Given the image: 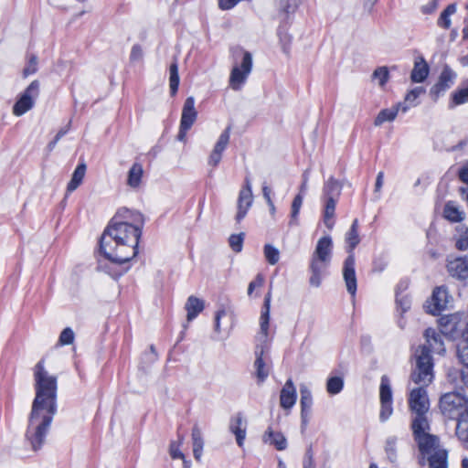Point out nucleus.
<instances>
[{"mask_svg":"<svg viewBox=\"0 0 468 468\" xmlns=\"http://www.w3.org/2000/svg\"><path fill=\"white\" fill-rule=\"evenodd\" d=\"M143 56L144 52L142 47L138 44L133 45L131 50L130 59L132 61H139L143 58Z\"/></svg>","mask_w":468,"mask_h":468,"instance_id":"603ef678","label":"nucleus"},{"mask_svg":"<svg viewBox=\"0 0 468 468\" xmlns=\"http://www.w3.org/2000/svg\"><path fill=\"white\" fill-rule=\"evenodd\" d=\"M296 399H297L296 388L293 385L292 380L291 378H289L285 382L284 386L282 387V388L281 390V395H280L281 407L285 410L292 409L296 402Z\"/></svg>","mask_w":468,"mask_h":468,"instance_id":"f3484780","label":"nucleus"},{"mask_svg":"<svg viewBox=\"0 0 468 468\" xmlns=\"http://www.w3.org/2000/svg\"><path fill=\"white\" fill-rule=\"evenodd\" d=\"M451 296L445 286H440L434 289L431 298L427 302V312L437 315L445 310L450 303Z\"/></svg>","mask_w":468,"mask_h":468,"instance_id":"ddd939ff","label":"nucleus"},{"mask_svg":"<svg viewBox=\"0 0 468 468\" xmlns=\"http://www.w3.org/2000/svg\"><path fill=\"white\" fill-rule=\"evenodd\" d=\"M299 0H285L282 4V11L286 14L293 13L298 7Z\"/></svg>","mask_w":468,"mask_h":468,"instance_id":"864d4df0","label":"nucleus"},{"mask_svg":"<svg viewBox=\"0 0 468 468\" xmlns=\"http://www.w3.org/2000/svg\"><path fill=\"white\" fill-rule=\"evenodd\" d=\"M336 201V199L332 197L324 199V223L329 229L334 226L333 218L335 216Z\"/></svg>","mask_w":468,"mask_h":468,"instance_id":"7c9ffc66","label":"nucleus"},{"mask_svg":"<svg viewBox=\"0 0 468 468\" xmlns=\"http://www.w3.org/2000/svg\"><path fill=\"white\" fill-rule=\"evenodd\" d=\"M380 412L379 420L381 422L387 421L393 413L392 407V389L389 378L384 375L381 377L379 387Z\"/></svg>","mask_w":468,"mask_h":468,"instance_id":"9b49d317","label":"nucleus"},{"mask_svg":"<svg viewBox=\"0 0 468 468\" xmlns=\"http://www.w3.org/2000/svg\"><path fill=\"white\" fill-rule=\"evenodd\" d=\"M300 394H301V428L302 431L306 429V426L309 422L310 416L312 413L313 407V396L311 390L304 385L300 387Z\"/></svg>","mask_w":468,"mask_h":468,"instance_id":"dca6fc26","label":"nucleus"},{"mask_svg":"<svg viewBox=\"0 0 468 468\" xmlns=\"http://www.w3.org/2000/svg\"><path fill=\"white\" fill-rule=\"evenodd\" d=\"M373 80H378L380 86H384L388 79H389V72L387 67H378L377 68L373 74H372Z\"/></svg>","mask_w":468,"mask_h":468,"instance_id":"79ce46f5","label":"nucleus"},{"mask_svg":"<svg viewBox=\"0 0 468 468\" xmlns=\"http://www.w3.org/2000/svg\"><path fill=\"white\" fill-rule=\"evenodd\" d=\"M263 440L265 442L269 441L270 444L273 445L278 451H283L287 447L285 437L280 432H274L271 428L265 431Z\"/></svg>","mask_w":468,"mask_h":468,"instance_id":"bb28decb","label":"nucleus"},{"mask_svg":"<svg viewBox=\"0 0 468 468\" xmlns=\"http://www.w3.org/2000/svg\"><path fill=\"white\" fill-rule=\"evenodd\" d=\"M240 1L241 0H218V7L221 10H229Z\"/></svg>","mask_w":468,"mask_h":468,"instance_id":"4d7b16f0","label":"nucleus"},{"mask_svg":"<svg viewBox=\"0 0 468 468\" xmlns=\"http://www.w3.org/2000/svg\"><path fill=\"white\" fill-rule=\"evenodd\" d=\"M263 276L261 273H259L256 276L255 280L250 282L248 286V294L251 295L255 288L261 287L263 285Z\"/></svg>","mask_w":468,"mask_h":468,"instance_id":"5fc2aeb1","label":"nucleus"},{"mask_svg":"<svg viewBox=\"0 0 468 468\" xmlns=\"http://www.w3.org/2000/svg\"><path fill=\"white\" fill-rule=\"evenodd\" d=\"M230 131H231V127L230 126H228L222 133L221 134L219 135L215 146H214V149L215 150H218L219 152H224L225 149L227 148L229 143V138H230Z\"/></svg>","mask_w":468,"mask_h":468,"instance_id":"a19ab883","label":"nucleus"},{"mask_svg":"<svg viewBox=\"0 0 468 468\" xmlns=\"http://www.w3.org/2000/svg\"><path fill=\"white\" fill-rule=\"evenodd\" d=\"M271 292L269 291L265 297L261 314V332L267 336L270 323V310H271Z\"/></svg>","mask_w":468,"mask_h":468,"instance_id":"393cba45","label":"nucleus"},{"mask_svg":"<svg viewBox=\"0 0 468 468\" xmlns=\"http://www.w3.org/2000/svg\"><path fill=\"white\" fill-rule=\"evenodd\" d=\"M263 347H257L255 351L256 359L254 361L255 376L257 378L258 384H262L269 376V370L266 367V364L263 360Z\"/></svg>","mask_w":468,"mask_h":468,"instance_id":"6ab92c4d","label":"nucleus"},{"mask_svg":"<svg viewBox=\"0 0 468 468\" xmlns=\"http://www.w3.org/2000/svg\"><path fill=\"white\" fill-rule=\"evenodd\" d=\"M408 109V106H405L403 103H399L393 108L381 110L376 117L374 124L376 126H380L385 122H392L396 118L399 110L406 112Z\"/></svg>","mask_w":468,"mask_h":468,"instance_id":"412c9836","label":"nucleus"},{"mask_svg":"<svg viewBox=\"0 0 468 468\" xmlns=\"http://www.w3.org/2000/svg\"><path fill=\"white\" fill-rule=\"evenodd\" d=\"M303 177V182H302V185L300 186V194H303L304 195L307 191V188H308V180H309V170H305L302 176Z\"/></svg>","mask_w":468,"mask_h":468,"instance_id":"052dcab7","label":"nucleus"},{"mask_svg":"<svg viewBox=\"0 0 468 468\" xmlns=\"http://www.w3.org/2000/svg\"><path fill=\"white\" fill-rule=\"evenodd\" d=\"M411 430L420 454L431 456L437 450H442L440 447L439 438L426 432L430 430V423H423L420 420L412 421Z\"/></svg>","mask_w":468,"mask_h":468,"instance_id":"0eeeda50","label":"nucleus"},{"mask_svg":"<svg viewBox=\"0 0 468 468\" xmlns=\"http://www.w3.org/2000/svg\"><path fill=\"white\" fill-rule=\"evenodd\" d=\"M468 102V79L463 82V87L452 94L450 108Z\"/></svg>","mask_w":468,"mask_h":468,"instance_id":"473e14b6","label":"nucleus"},{"mask_svg":"<svg viewBox=\"0 0 468 468\" xmlns=\"http://www.w3.org/2000/svg\"><path fill=\"white\" fill-rule=\"evenodd\" d=\"M458 176L461 181L468 185V162L459 169Z\"/></svg>","mask_w":468,"mask_h":468,"instance_id":"bf43d9fd","label":"nucleus"},{"mask_svg":"<svg viewBox=\"0 0 468 468\" xmlns=\"http://www.w3.org/2000/svg\"><path fill=\"white\" fill-rule=\"evenodd\" d=\"M444 217L452 222H460L464 217L465 213L460 210L452 202H448L444 207Z\"/></svg>","mask_w":468,"mask_h":468,"instance_id":"2f4dec72","label":"nucleus"},{"mask_svg":"<svg viewBox=\"0 0 468 468\" xmlns=\"http://www.w3.org/2000/svg\"><path fill=\"white\" fill-rule=\"evenodd\" d=\"M263 252L266 261L269 264L274 265L280 260V251L277 248L271 244H266L263 248Z\"/></svg>","mask_w":468,"mask_h":468,"instance_id":"58836bf2","label":"nucleus"},{"mask_svg":"<svg viewBox=\"0 0 468 468\" xmlns=\"http://www.w3.org/2000/svg\"><path fill=\"white\" fill-rule=\"evenodd\" d=\"M239 192L247 195H252L251 182L249 176L245 177L244 186L240 189Z\"/></svg>","mask_w":468,"mask_h":468,"instance_id":"e2e57ef3","label":"nucleus"},{"mask_svg":"<svg viewBox=\"0 0 468 468\" xmlns=\"http://www.w3.org/2000/svg\"><path fill=\"white\" fill-rule=\"evenodd\" d=\"M226 315V310L224 308H221L217 311L215 314V325L214 329L217 333L220 332V319Z\"/></svg>","mask_w":468,"mask_h":468,"instance_id":"13d9d810","label":"nucleus"},{"mask_svg":"<svg viewBox=\"0 0 468 468\" xmlns=\"http://www.w3.org/2000/svg\"><path fill=\"white\" fill-rule=\"evenodd\" d=\"M244 234H232L229 239V247L235 252H240L243 246Z\"/></svg>","mask_w":468,"mask_h":468,"instance_id":"49530a36","label":"nucleus"},{"mask_svg":"<svg viewBox=\"0 0 468 468\" xmlns=\"http://www.w3.org/2000/svg\"><path fill=\"white\" fill-rule=\"evenodd\" d=\"M86 164L84 162L80 163L77 167L75 168L70 181L68 183L67 186V194H69L73 191H75L82 183L83 178L86 174ZM68 195H66L67 197Z\"/></svg>","mask_w":468,"mask_h":468,"instance_id":"b1692460","label":"nucleus"},{"mask_svg":"<svg viewBox=\"0 0 468 468\" xmlns=\"http://www.w3.org/2000/svg\"><path fill=\"white\" fill-rule=\"evenodd\" d=\"M344 379L341 377H330L326 381V391L330 395H336L343 390Z\"/></svg>","mask_w":468,"mask_h":468,"instance_id":"e433bc0d","label":"nucleus"},{"mask_svg":"<svg viewBox=\"0 0 468 468\" xmlns=\"http://www.w3.org/2000/svg\"><path fill=\"white\" fill-rule=\"evenodd\" d=\"M456 12V4H450L440 15L437 25L444 29H449L452 21L450 16Z\"/></svg>","mask_w":468,"mask_h":468,"instance_id":"72a5a7b5","label":"nucleus"},{"mask_svg":"<svg viewBox=\"0 0 468 468\" xmlns=\"http://www.w3.org/2000/svg\"><path fill=\"white\" fill-rule=\"evenodd\" d=\"M204 307L203 300L193 295L189 296L185 307L187 312V321L195 319L203 311Z\"/></svg>","mask_w":468,"mask_h":468,"instance_id":"a878e982","label":"nucleus"},{"mask_svg":"<svg viewBox=\"0 0 468 468\" xmlns=\"http://www.w3.org/2000/svg\"><path fill=\"white\" fill-rule=\"evenodd\" d=\"M448 452L446 450H437L428 456L429 468H448Z\"/></svg>","mask_w":468,"mask_h":468,"instance_id":"c85d7f7f","label":"nucleus"},{"mask_svg":"<svg viewBox=\"0 0 468 468\" xmlns=\"http://www.w3.org/2000/svg\"><path fill=\"white\" fill-rule=\"evenodd\" d=\"M188 130H190L189 127H186V126H184V125L180 124L179 132H178V134H177V140L180 141V142H185L186 141V133H187Z\"/></svg>","mask_w":468,"mask_h":468,"instance_id":"0e129e2a","label":"nucleus"},{"mask_svg":"<svg viewBox=\"0 0 468 468\" xmlns=\"http://www.w3.org/2000/svg\"><path fill=\"white\" fill-rule=\"evenodd\" d=\"M75 334L70 327H66L62 330L58 338L59 346H69L71 345L74 341Z\"/></svg>","mask_w":468,"mask_h":468,"instance_id":"a18cd8bd","label":"nucleus"},{"mask_svg":"<svg viewBox=\"0 0 468 468\" xmlns=\"http://www.w3.org/2000/svg\"><path fill=\"white\" fill-rule=\"evenodd\" d=\"M169 86H170V92L171 95L174 96L177 92L178 86H179V74H178V65L177 61L175 60L169 68Z\"/></svg>","mask_w":468,"mask_h":468,"instance_id":"f704fd0d","label":"nucleus"},{"mask_svg":"<svg viewBox=\"0 0 468 468\" xmlns=\"http://www.w3.org/2000/svg\"><path fill=\"white\" fill-rule=\"evenodd\" d=\"M40 83L37 80H33L27 88L20 94L13 106V114L22 116L31 110L35 105V100L39 95Z\"/></svg>","mask_w":468,"mask_h":468,"instance_id":"1a4fd4ad","label":"nucleus"},{"mask_svg":"<svg viewBox=\"0 0 468 468\" xmlns=\"http://www.w3.org/2000/svg\"><path fill=\"white\" fill-rule=\"evenodd\" d=\"M446 270L452 278L461 282H466L468 280V253L461 257L447 259Z\"/></svg>","mask_w":468,"mask_h":468,"instance_id":"4468645a","label":"nucleus"},{"mask_svg":"<svg viewBox=\"0 0 468 468\" xmlns=\"http://www.w3.org/2000/svg\"><path fill=\"white\" fill-rule=\"evenodd\" d=\"M456 76V73L449 66L445 65L443 67L438 81L430 90V95L434 101L453 85Z\"/></svg>","mask_w":468,"mask_h":468,"instance_id":"f8f14e48","label":"nucleus"},{"mask_svg":"<svg viewBox=\"0 0 468 468\" xmlns=\"http://www.w3.org/2000/svg\"><path fill=\"white\" fill-rule=\"evenodd\" d=\"M143 175V165L139 163H134L128 172L127 185L132 188L139 187Z\"/></svg>","mask_w":468,"mask_h":468,"instance_id":"c756f323","label":"nucleus"},{"mask_svg":"<svg viewBox=\"0 0 468 468\" xmlns=\"http://www.w3.org/2000/svg\"><path fill=\"white\" fill-rule=\"evenodd\" d=\"M420 387L413 388L409 397V407L410 410L415 413V417L412 421H422L423 423H429L427 419V412L430 409V401L426 391V387L429 385L419 384Z\"/></svg>","mask_w":468,"mask_h":468,"instance_id":"6e6552de","label":"nucleus"},{"mask_svg":"<svg viewBox=\"0 0 468 468\" xmlns=\"http://www.w3.org/2000/svg\"><path fill=\"white\" fill-rule=\"evenodd\" d=\"M386 451L389 458L395 455V439H388L387 441Z\"/></svg>","mask_w":468,"mask_h":468,"instance_id":"680f3d73","label":"nucleus"},{"mask_svg":"<svg viewBox=\"0 0 468 468\" xmlns=\"http://www.w3.org/2000/svg\"><path fill=\"white\" fill-rule=\"evenodd\" d=\"M387 266V262L382 260H376L374 261V271H382L385 267Z\"/></svg>","mask_w":468,"mask_h":468,"instance_id":"338daca9","label":"nucleus"},{"mask_svg":"<svg viewBox=\"0 0 468 468\" xmlns=\"http://www.w3.org/2000/svg\"><path fill=\"white\" fill-rule=\"evenodd\" d=\"M333 253V240L330 236L320 238L316 243L309 264L311 276L309 283L311 286L318 288L323 278L327 273Z\"/></svg>","mask_w":468,"mask_h":468,"instance_id":"20e7f679","label":"nucleus"},{"mask_svg":"<svg viewBox=\"0 0 468 468\" xmlns=\"http://www.w3.org/2000/svg\"><path fill=\"white\" fill-rule=\"evenodd\" d=\"M252 69V57L248 51L243 53L242 60L239 65H235L229 77V86L234 90H240L246 81Z\"/></svg>","mask_w":468,"mask_h":468,"instance_id":"9d476101","label":"nucleus"},{"mask_svg":"<svg viewBox=\"0 0 468 468\" xmlns=\"http://www.w3.org/2000/svg\"><path fill=\"white\" fill-rule=\"evenodd\" d=\"M455 248L463 251L468 250V228L456 239Z\"/></svg>","mask_w":468,"mask_h":468,"instance_id":"8fccbe9b","label":"nucleus"},{"mask_svg":"<svg viewBox=\"0 0 468 468\" xmlns=\"http://www.w3.org/2000/svg\"><path fill=\"white\" fill-rule=\"evenodd\" d=\"M184 437L179 436L178 441H171L169 446V453L172 459H184L185 454L180 451V446Z\"/></svg>","mask_w":468,"mask_h":468,"instance_id":"37998d69","label":"nucleus"},{"mask_svg":"<svg viewBox=\"0 0 468 468\" xmlns=\"http://www.w3.org/2000/svg\"><path fill=\"white\" fill-rule=\"evenodd\" d=\"M383 180H384V173L379 172L376 178V184H375V192H379L382 186H383Z\"/></svg>","mask_w":468,"mask_h":468,"instance_id":"69168bd1","label":"nucleus"},{"mask_svg":"<svg viewBox=\"0 0 468 468\" xmlns=\"http://www.w3.org/2000/svg\"><path fill=\"white\" fill-rule=\"evenodd\" d=\"M253 202V195H247L244 193H239V197L237 201V214L235 219L238 223H239L248 214L250 207Z\"/></svg>","mask_w":468,"mask_h":468,"instance_id":"4be33fe9","label":"nucleus"},{"mask_svg":"<svg viewBox=\"0 0 468 468\" xmlns=\"http://www.w3.org/2000/svg\"><path fill=\"white\" fill-rule=\"evenodd\" d=\"M427 345L420 346L415 351L416 367L411 372L410 378L415 384L430 385L433 378V361L431 352L443 354L445 352L441 334L433 328L424 332Z\"/></svg>","mask_w":468,"mask_h":468,"instance_id":"7ed1b4c3","label":"nucleus"},{"mask_svg":"<svg viewBox=\"0 0 468 468\" xmlns=\"http://www.w3.org/2000/svg\"><path fill=\"white\" fill-rule=\"evenodd\" d=\"M112 219L122 224L139 228L142 232L145 221L144 216L140 211L129 209L127 207L119 208Z\"/></svg>","mask_w":468,"mask_h":468,"instance_id":"2eb2a0df","label":"nucleus"},{"mask_svg":"<svg viewBox=\"0 0 468 468\" xmlns=\"http://www.w3.org/2000/svg\"><path fill=\"white\" fill-rule=\"evenodd\" d=\"M34 388L36 396L32 402L26 439L33 451L41 449L58 410V378L45 368L44 359L34 367Z\"/></svg>","mask_w":468,"mask_h":468,"instance_id":"f257e3e1","label":"nucleus"},{"mask_svg":"<svg viewBox=\"0 0 468 468\" xmlns=\"http://www.w3.org/2000/svg\"><path fill=\"white\" fill-rule=\"evenodd\" d=\"M429 66L423 58L420 60L415 61L413 69L410 74V80L413 82L420 83L423 82L429 75Z\"/></svg>","mask_w":468,"mask_h":468,"instance_id":"5701e85b","label":"nucleus"},{"mask_svg":"<svg viewBox=\"0 0 468 468\" xmlns=\"http://www.w3.org/2000/svg\"><path fill=\"white\" fill-rule=\"evenodd\" d=\"M139 228L122 224L111 219L100 239V253L115 267L112 272H107L117 279L124 274L127 264L138 253V244L142 237Z\"/></svg>","mask_w":468,"mask_h":468,"instance_id":"f03ea898","label":"nucleus"},{"mask_svg":"<svg viewBox=\"0 0 468 468\" xmlns=\"http://www.w3.org/2000/svg\"><path fill=\"white\" fill-rule=\"evenodd\" d=\"M222 152L213 149L208 158V165L216 167L221 161Z\"/></svg>","mask_w":468,"mask_h":468,"instance_id":"6e6d98bb","label":"nucleus"},{"mask_svg":"<svg viewBox=\"0 0 468 468\" xmlns=\"http://www.w3.org/2000/svg\"><path fill=\"white\" fill-rule=\"evenodd\" d=\"M346 242L347 243V258L344 261L343 277L346 282V291L354 296L356 292V276L355 271V254L354 250L359 244L358 220L356 218L352 222L349 230L346 234Z\"/></svg>","mask_w":468,"mask_h":468,"instance_id":"39448f33","label":"nucleus"},{"mask_svg":"<svg viewBox=\"0 0 468 468\" xmlns=\"http://www.w3.org/2000/svg\"><path fill=\"white\" fill-rule=\"evenodd\" d=\"M461 376L463 384L468 388V366L464 367L462 370Z\"/></svg>","mask_w":468,"mask_h":468,"instance_id":"774afa93","label":"nucleus"},{"mask_svg":"<svg viewBox=\"0 0 468 468\" xmlns=\"http://www.w3.org/2000/svg\"><path fill=\"white\" fill-rule=\"evenodd\" d=\"M426 90L423 87H416L410 90L406 97H405V102L403 103L405 106H408L409 108L410 106L417 105L416 100L421 95L424 94Z\"/></svg>","mask_w":468,"mask_h":468,"instance_id":"ea45409f","label":"nucleus"},{"mask_svg":"<svg viewBox=\"0 0 468 468\" xmlns=\"http://www.w3.org/2000/svg\"><path fill=\"white\" fill-rule=\"evenodd\" d=\"M303 194H297L293 200H292V207H291V221H290V225H296L297 224V221H298V216H299V213H300V209L302 207V205H303Z\"/></svg>","mask_w":468,"mask_h":468,"instance_id":"4c0bfd02","label":"nucleus"},{"mask_svg":"<svg viewBox=\"0 0 468 468\" xmlns=\"http://www.w3.org/2000/svg\"><path fill=\"white\" fill-rule=\"evenodd\" d=\"M456 426V435L463 441H468V412L459 418Z\"/></svg>","mask_w":468,"mask_h":468,"instance_id":"c9c22d12","label":"nucleus"},{"mask_svg":"<svg viewBox=\"0 0 468 468\" xmlns=\"http://www.w3.org/2000/svg\"><path fill=\"white\" fill-rule=\"evenodd\" d=\"M197 117V112L195 109V98L187 97L184 102L180 124L191 128Z\"/></svg>","mask_w":468,"mask_h":468,"instance_id":"a211bd4d","label":"nucleus"},{"mask_svg":"<svg viewBox=\"0 0 468 468\" xmlns=\"http://www.w3.org/2000/svg\"><path fill=\"white\" fill-rule=\"evenodd\" d=\"M342 186L340 182L334 177H330L323 187V194L324 199L332 197L333 199H338L341 194Z\"/></svg>","mask_w":468,"mask_h":468,"instance_id":"cd10ccee","label":"nucleus"},{"mask_svg":"<svg viewBox=\"0 0 468 468\" xmlns=\"http://www.w3.org/2000/svg\"><path fill=\"white\" fill-rule=\"evenodd\" d=\"M229 430L235 434L238 445L242 447L246 438V427L240 413L230 420Z\"/></svg>","mask_w":468,"mask_h":468,"instance_id":"aec40b11","label":"nucleus"},{"mask_svg":"<svg viewBox=\"0 0 468 468\" xmlns=\"http://www.w3.org/2000/svg\"><path fill=\"white\" fill-rule=\"evenodd\" d=\"M191 437H192L193 447H200V448L204 447V440L202 437V432H201L200 428L197 424H195L194 427L192 428Z\"/></svg>","mask_w":468,"mask_h":468,"instance_id":"09e8293b","label":"nucleus"},{"mask_svg":"<svg viewBox=\"0 0 468 468\" xmlns=\"http://www.w3.org/2000/svg\"><path fill=\"white\" fill-rule=\"evenodd\" d=\"M440 410L443 416L458 420L468 413V399L460 392H448L440 399Z\"/></svg>","mask_w":468,"mask_h":468,"instance_id":"423d86ee","label":"nucleus"},{"mask_svg":"<svg viewBox=\"0 0 468 468\" xmlns=\"http://www.w3.org/2000/svg\"><path fill=\"white\" fill-rule=\"evenodd\" d=\"M457 356L464 367L468 366V340L465 338L457 346Z\"/></svg>","mask_w":468,"mask_h":468,"instance_id":"c03bdc74","label":"nucleus"},{"mask_svg":"<svg viewBox=\"0 0 468 468\" xmlns=\"http://www.w3.org/2000/svg\"><path fill=\"white\" fill-rule=\"evenodd\" d=\"M396 303L401 309V313H406L410 308V300L407 296L399 297V292L396 294Z\"/></svg>","mask_w":468,"mask_h":468,"instance_id":"3c124183","label":"nucleus"},{"mask_svg":"<svg viewBox=\"0 0 468 468\" xmlns=\"http://www.w3.org/2000/svg\"><path fill=\"white\" fill-rule=\"evenodd\" d=\"M37 71V57L36 55H31L27 66L23 69V76L25 78L35 74Z\"/></svg>","mask_w":468,"mask_h":468,"instance_id":"de8ad7c7","label":"nucleus"}]
</instances>
